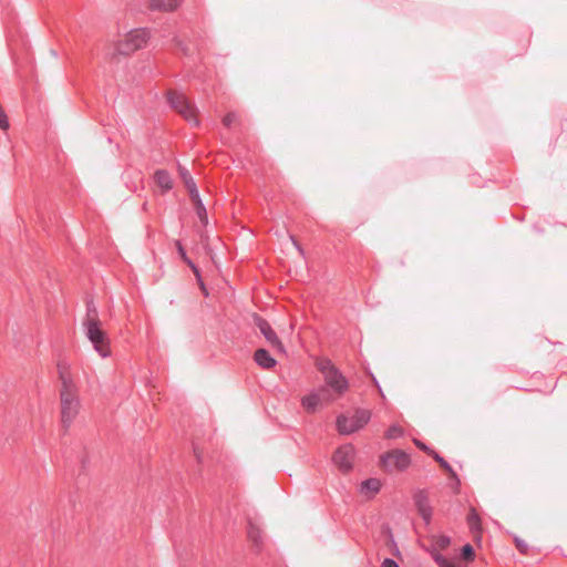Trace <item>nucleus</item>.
Returning <instances> with one entry per match:
<instances>
[{
    "mask_svg": "<svg viewBox=\"0 0 567 567\" xmlns=\"http://www.w3.org/2000/svg\"><path fill=\"white\" fill-rule=\"evenodd\" d=\"M247 534H248V538L256 545L258 546L259 545V542H260V538H261V532L260 529L255 526L254 524H249L248 526V530H247Z\"/></svg>",
    "mask_w": 567,
    "mask_h": 567,
    "instance_id": "19",
    "label": "nucleus"
},
{
    "mask_svg": "<svg viewBox=\"0 0 567 567\" xmlns=\"http://www.w3.org/2000/svg\"><path fill=\"white\" fill-rule=\"evenodd\" d=\"M354 458V447L351 444H344L337 449L333 454V463L342 472L348 473L352 470Z\"/></svg>",
    "mask_w": 567,
    "mask_h": 567,
    "instance_id": "8",
    "label": "nucleus"
},
{
    "mask_svg": "<svg viewBox=\"0 0 567 567\" xmlns=\"http://www.w3.org/2000/svg\"><path fill=\"white\" fill-rule=\"evenodd\" d=\"M333 398L330 395L329 390H327L326 386H321L302 396L301 406L307 411V413L312 414L318 410L321 402H331Z\"/></svg>",
    "mask_w": 567,
    "mask_h": 567,
    "instance_id": "7",
    "label": "nucleus"
},
{
    "mask_svg": "<svg viewBox=\"0 0 567 567\" xmlns=\"http://www.w3.org/2000/svg\"><path fill=\"white\" fill-rule=\"evenodd\" d=\"M432 557H433L434 561L440 567H446L447 566L449 559L446 557H444L442 554H440L437 551H434V553H432Z\"/></svg>",
    "mask_w": 567,
    "mask_h": 567,
    "instance_id": "25",
    "label": "nucleus"
},
{
    "mask_svg": "<svg viewBox=\"0 0 567 567\" xmlns=\"http://www.w3.org/2000/svg\"><path fill=\"white\" fill-rule=\"evenodd\" d=\"M193 203L195 205L196 214H197L199 220L202 221V224L204 226L207 225V223H208L207 212H206V208H205L200 197L198 196V199L193 200Z\"/></svg>",
    "mask_w": 567,
    "mask_h": 567,
    "instance_id": "18",
    "label": "nucleus"
},
{
    "mask_svg": "<svg viewBox=\"0 0 567 567\" xmlns=\"http://www.w3.org/2000/svg\"><path fill=\"white\" fill-rule=\"evenodd\" d=\"M255 362L262 369H271L277 361L270 355L266 349H258L254 354Z\"/></svg>",
    "mask_w": 567,
    "mask_h": 567,
    "instance_id": "12",
    "label": "nucleus"
},
{
    "mask_svg": "<svg viewBox=\"0 0 567 567\" xmlns=\"http://www.w3.org/2000/svg\"><path fill=\"white\" fill-rule=\"evenodd\" d=\"M371 419V412L364 409L355 410L352 416L341 414L337 417L336 426L340 434L348 435L364 427Z\"/></svg>",
    "mask_w": 567,
    "mask_h": 567,
    "instance_id": "4",
    "label": "nucleus"
},
{
    "mask_svg": "<svg viewBox=\"0 0 567 567\" xmlns=\"http://www.w3.org/2000/svg\"><path fill=\"white\" fill-rule=\"evenodd\" d=\"M467 524L473 534L481 532V518L474 508H472L467 515Z\"/></svg>",
    "mask_w": 567,
    "mask_h": 567,
    "instance_id": "16",
    "label": "nucleus"
},
{
    "mask_svg": "<svg viewBox=\"0 0 567 567\" xmlns=\"http://www.w3.org/2000/svg\"><path fill=\"white\" fill-rule=\"evenodd\" d=\"M431 455L449 474H451L452 476H456L451 465L440 454H437L435 451H431Z\"/></svg>",
    "mask_w": 567,
    "mask_h": 567,
    "instance_id": "21",
    "label": "nucleus"
},
{
    "mask_svg": "<svg viewBox=\"0 0 567 567\" xmlns=\"http://www.w3.org/2000/svg\"><path fill=\"white\" fill-rule=\"evenodd\" d=\"M411 463L409 454L401 450H394L381 456V464L385 472L403 471Z\"/></svg>",
    "mask_w": 567,
    "mask_h": 567,
    "instance_id": "6",
    "label": "nucleus"
},
{
    "mask_svg": "<svg viewBox=\"0 0 567 567\" xmlns=\"http://www.w3.org/2000/svg\"><path fill=\"white\" fill-rule=\"evenodd\" d=\"M290 239L293 244V246L297 248V250L299 251V254L305 257V250L303 248L300 246V244L297 241V239L293 237V236H290Z\"/></svg>",
    "mask_w": 567,
    "mask_h": 567,
    "instance_id": "30",
    "label": "nucleus"
},
{
    "mask_svg": "<svg viewBox=\"0 0 567 567\" xmlns=\"http://www.w3.org/2000/svg\"><path fill=\"white\" fill-rule=\"evenodd\" d=\"M59 377L61 380L60 402L61 423L65 431L74 422L81 408L79 390L65 367L59 364Z\"/></svg>",
    "mask_w": 567,
    "mask_h": 567,
    "instance_id": "1",
    "label": "nucleus"
},
{
    "mask_svg": "<svg viewBox=\"0 0 567 567\" xmlns=\"http://www.w3.org/2000/svg\"><path fill=\"white\" fill-rule=\"evenodd\" d=\"M101 324L95 306L87 303L86 317L83 321L85 336L92 343L94 350L102 358H107L111 354L110 340Z\"/></svg>",
    "mask_w": 567,
    "mask_h": 567,
    "instance_id": "2",
    "label": "nucleus"
},
{
    "mask_svg": "<svg viewBox=\"0 0 567 567\" xmlns=\"http://www.w3.org/2000/svg\"><path fill=\"white\" fill-rule=\"evenodd\" d=\"M235 120H236V114L234 112H230V113H228L227 115L224 116L223 124L226 127H230L231 124L235 122Z\"/></svg>",
    "mask_w": 567,
    "mask_h": 567,
    "instance_id": "27",
    "label": "nucleus"
},
{
    "mask_svg": "<svg viewBox=\"0 0 567 567\" xmlns=\"http://www.w3.org/2000/svg\"><path fill=\"white\" fill-rule=\"evenodd\" d=\"M184 183L189 192L190 199L192 200L198 199L199 193H198L197 186H196L193 177L188 176V179L185 178Z\"/></svg>",
    "mask_w": 567,
    "mask_h": 567,
    "instance_id": "22",
    "label": "nucleus"
},
{
    "mask_svg": "<svg viewBox=\"0 0 567 567\" xmlns=\"http://www.w3.org/2000/svg\"><path fill=\"white\" fill-rule=\"evenodd\" d=\"M183 261L193 270L194 275L199 280L202 289L205 291V287L200 279V274H199V269L197 268V266L187 256L183 258Z\"/></svg>",
    "mask_w": 567,
    "mask_h": 567,
    "instance_id": "23",
    "label": "nucleus"
},
{
    "mask_svg": "<svg viewBox=\"0 0 567 567\" xmlns=\"http://www.w3.org/2000/svg\"><path fill=\"white\" fill-rule=\"evenodd\" d=\"M179 172H181V176H182V178H183V181H184V182H185V178H187V179H188V176H190V175H189V173H188V171H187V169H185V168H181V169H179Z\"/></svg>",
    "mask_w": 567,
    "mask_h": 567,
    "instance_id": "32",
    "label": "nucleus"
},
{
    "mask_svg": "<svg viewBox=\"0 0 567 567\" xmlns=\"http://www.w3.org/2000/svg\"><path fill=\"white\" fill-rule=\"evenodd\" d=\"M150 31L145 28L131 30L123 40L118 41L116 50L121 54H131L146 45Z\"/></svg>",
    "mask_w": 567,
    "mask_h": 567,
    "instance_id": "5",
    "label": "nucleus"
},
{
    "mask_svg": "<svg viewBox=\"0 0 567 567\" xmlns=\"http://www.w3.org/2000/svg\"><path fill=\"white\" fill-rule=\"evenodd\" d=\"M176 248H177L178 255L181 256L182 259L187 256L186 251L179 240L176 241Z\"/></svg>",
    "mask_w": 567,
    "mask_h": 567,
    "instance_id": "31",
    "label": "nucleus"
},
{
    "mask_svg": "<svg viewBox=\"0 0 567 567\" xmlns=\"http://www.w3.org/2000/svg\"><path fill=\"white\" fill-rule=\"evenodd\" d=\"M381 567H400L399 564L393 560L392 558H385L382 564H381Z\"/></svg>",
    "mask_w": 567,
    "mask_h": 567,
    "instance_id": "28",
    "label": "nucleus"
},
{
    "mask_svg": "<svg viewBox=\"0 0 567 567\" xmlns=\"http://www.w3.org/2000/svg\"><path fill=\"white\" fill-rule=\"evenodd\" d=\"M413 499L415 507L421 517L423 518V520L425 522V524H430L432 519L433 509L432 506L430 505L427 493L425 491H417L414 494Z\"/></svg>",
    "mask_w": 567,
    "mask_h": 567,
    "instance_id": "10",
    "label": "nucleus"
},
{
    "mask_svg": "<svg viewBox=\"0 0 567 567\" xmlns=\"http://www.w3.org/2000/svg\"><path fill=\"white\" fill-rule=\"evenodd\" d=\"M167 106H194L183 92L169 90L165 93Z\"/></svg>",
    "mask_w": 567,
    "mask_h": 567,
    "instance_id": "11",
    "label": "nucleus"
},
{
    "mask_svg": "<svg viewBox=\"0 0 567 567\" xmlns=\"http://www.w3.org/2000/svg\"><path fill=\"white\" fill-rule=\"evenodd\" d=\"M449 542H450V540H449V538H447V537H442V538H441V544H442V546L447 545V544H449Z\"/></svg>",
    "mask_w": 567,
    "mask_h": 567,
    "instance_id": "34",
    "label": "nucleus"
},
{
    "mask_svg": "<svg viewBox=\"0 0 567 567\" xmlns=\"http://www.w3.org/2000/svg\"><path fill=\"white\" fill-rule=\"evenodd\" d=\"M381 488V482L378 478H368L361 483V492L370 494L371 496L379 493Z\"/></svg>",
    "mask_w": 567,
    "mask_h": 567,
    "instance_id": "15",
    "label": "nucleus"
},
{
    "mask_svg": "<svg viewBox=\"0 0 567 567\" xmlns=\"http://www.w3.org/2000/svg\"><path fill=\"white\" fill-rule=\"evenodd\" d=\"M446 567H455V566L449 560Z\"/></svg>",
    "mask_w": 567,
    "mask_h": 567,
    "instance_id": "36",
    "label": "nucleus"
},
{
    "mask_svg": "<svg viewBox=\"0 0 567 567\" xmlns=\"http://www.w3.org/2000/svg\"><path fill=\"white\" fill-rule=\"evenodd\" d=\"M255 324L258 327L260 333L265 337L267 342L276 350L284 352V346L277 333L272 330L271 326L264 318L256 316Z\"/></svg>",
    "mask_w": 567,
    "mask_h": 567,
    "instance_id": "9",
    "label": "nucleus"
},
{
    "mask_svg": "<svg viewBox=\"0 0 567 567\" xmlns=\"http://www.w3.org/2000/svg\"><path fill=\"white\" fill-rule=\"evenodd\" d=\"M194 453H195L197 460L200 462V455H199V453H198L196 447L194 449Z\"/></svg>",
    "mask_w": 567,
    "mask_h": 567,
    "instance_id": "35",
    "label": "nucleus"
},
{
    "mask_svg": "<svg viewBox=\"0 0 567 567\" xmlns=\"http://www.w3.org/2000/svg\"><path fill=\"white\" fill-rule=\"evenodd\" d=\"M9 126H10V124H9L8 115L4 112V109H0V128L2 131H7L9 128Z\"/></svg>",
    "mask_w": 567,
    "mask_h": 567,
    "instance_id": "26",
    "label": "nucleus"
},
{
    "mask_svg": "<svg viewBox=\"0 0 567 567\" xmlns=\"http://www.w3.org/2000/svg\"><path fill=\"white\" fill-rule=\"evenodd\" d=\"M197 110L198 109H179V114L189 124L197 126L199 124Z\"/></svg>",
    "mask_w": 567,
    "mask_h": 567,
    "instance_id": "17",
    "label": "nucleus"
},
{
    "mask_svg": "<svg viewBox=\"0 0 567 567\" xmlns=\"http://www.w3.org/2000/svg\"><path fill=\"white\" fill-rule=\"evenodd\" d=\"M183 0H151V8L159 11H173Z\"/></svg>",
    "mask_w": 567,
    "mask_h": 567,
    "instance_id": "13",
    "label": "nucleus"
},
{
    "mask_svg": "<svg viewBox=\"0 0 567 567\" xmlns=\"http://www.w3.org/2000/svg\"><path fill=\"white\" fill-rule=\"evenodd\" d=\"M404 431L403 429L398 424H392L386 431H385V439L392 440L398 439L403 435Z\"/></svg>",
    "mask_w": 567,
    "mask_h": 567,
    "instance_id": "20",
    "label": "nucleus"
},
{
    "mask_svg": "<svg viewBox=\"0 0 567 567\" xmlns=\"http://www.w3.org/2000/svg\"><path fill=\"white\" fill-rule=\"evenodd\" d=\"M316 365L323 375L327 390L330 389L338 396L343 395L348 391L349 382L347 378L329 359H321Z\"/></svg>",
    "mask_w": 567,
    "mask_h": 567,
    "instance_id": "3",
    "label": "nucleus"
},
{
    "mask_svg": "<svg viewBox=\"0 0 567 567\" xmlns=\"http://www.w3.org/2000/svg\"><path fill=\"white\" fill-rule=\"evenodd\" d=\"M414 443H415V445H416L420 450H422V451L426 452L429 455H431V451H432V450H431L430 447H427L424 443H422V442H421V441H419V440H414Z\"/></svg>",
    "mask_w": 567,
    "mask_h": 567,
    "instance_id": "29",
    "label": "nucleus"
},
{
    "mask_svg": "<svg viewBox=\"0 0 567 567\" xmlns=\"http://www.w3.org/2000/svg\"><path fill=\"white\" fill-rule=\"evenodd\" d=\"M462 556L465 560H473L474 559V549L470 544H466L462 548Z\"/></svg>",
    "mask_w": 567,
    "mask_h": 567,
    "instance_id": "24",
    "label": "nucleus"
},
{
    "mask_svg": "<svg viewBox=\"0 0 567 567\" xmlns=\"http://www.w3.org/2000/svg\"><path fill=\"white\" fill-rule=\"evenodd\" d=\"M154 181L163 190H169L173 187V181L167 171H156L154 174Z\"/></svg>",
    "mask_w": 567,
    "mask_h": 567,
    "instance_id": "14",
    "label": "nucleus"
},
{
    "mask_svg": "<svg viewBox=\"0 0 567 567\" xmlns=\"http://www.w3.org/2000/svg\"><path fill=\"white\" fill-rule=\"evenodd\" d=\"M516 545H517V548H518L522 553H525V548H526V546H525V545H523V543H522V542L517 540Z\"/></svg>",
    "mask_w": 567,
    "mask_h": 567,
    "instance_id": "33",
    "label": "nucleus"
}]
</instances>
